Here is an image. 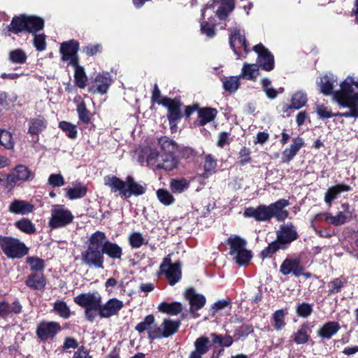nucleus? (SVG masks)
Returning a JSON list of instances; mask_svg holds the SVG:
<instances>
[{"label":"nucleus","instance_id":"obj_22","mask_svg":"<svg viewBox=\"0 0 358 358\" xmlns=\"http://www.w3.org/2000/svg\"><path fill=\"white\" fill-rule=\"evenodd\" d=\"M27 133L31 135H38L47 127L48 122L42 115H37L28 120Z\"/></svg>","mask_w":358,"mask_h":358},{"label":"nucleus","instance_id":"obj_40","mask_svg":"<svg viewBox=\"0 0 358 358\" xmlns=\"http://www.w3.org/2000/svg\"><path fill=\"white\" fill-rule=\"evenodd\" d=\"M180 325V321H173L169 319H164L162 327L164 330V338L169 337L174 334Z\"/></svg>","mask_w":358,"mask_h":358},{"label":"nucleus","instance_id":"obj_49","mask_svg":"<svg viewBox=\"0 0 358 358\" xmlns=\"http://www.w3.org/2000/svg\"><path fill=\"white\" fill-rule=\"evenodd\" d=\"M129 241L131 246L134 248H138L148 243V241L140 232L132 233L129 237Z\"/></svg>","mask_w":358,"mask_h":358},{"label":"nucleus","instance_id":"obj_47","mask_svg":"<svg viewBox=\"0 0 358 358\" xmlns=\"http://www.w3.org/2000/svg\"><path fill=\"white\" fill-rule=\"evenodd\" d=\"M155 322V317L152 315H149L145 317L144 320L136 327V330L138 333H143L145 331H148L149 334L150 329H152Z\"/></svg>","mask_w":358,"mask_h":358},{"label":"nucleus","instance_id":"obj_17","mask_svg":"<svg viewBox=\"0 0 358 358\" xmlns=\"http://www.w3.org/2000/svg\"><path fill=\"white\" fill-rule=\"evenodd\" d=\"M82 261L90 266L103 268V254L102 250L88 248L82 253Z\"/></svg>","mask_w":358,"mask_h":358},{"label":"nucleus","instance_id":"obj_38","mask_svg":"<svg viewBox=\"0 0 358 358\" xmlns=\"http://www.w3.org/2000/svg\"><path fill=\"white\" fill-rule=\"evenodd\" d=\"M198 113L200 124L204 125L215 119L217 115V110L212 108H203L199 109Z\"/></svg>","mask_w":358,"mask_h":358},{"label":"nucleus","instance_id":"obj_62","mask_svg":"<svg viewBox=\"0 0 358 358\" xmlns=\"http://www.w3.org/2000/svg\"><path fill=\"white\" fill-rule=\"evenodd\" d=\"M297 313L300 317H307L313 312V307L308 303H301L297 307Z\"/></svg>","mask_w":358,"mask_h":358},{"label":"nucleus","instance_id":"obj_36","mask_svg":"<svg viewBox=\"0 0 358 358\" xmlns=\"http://www.w3.org/2000/svg\"><path fill=\"white\" fill-rule=\"evenodd\" d=\"M158 310L163 313H166L172 315H176L182 311V308L181 303L178 302H173L171 303L162 302L159 304Z\"/></svg>","mask_w":358,"mask_h":358},{"label":"nucleus","instance_id":"obj_8","mask_svg":"<svg viewBox=\"0 0 358 358\" xmlns=\"http://www.w3.org/2000/svg\"><path fill=\"white\" fill-rule=\"evenodd\" d=\"M0 247L4 254L10 258H21L28 249L19 239L0 236Z\"/></svg>","mask_w":358,"mask_h":358},{"label":"nucleus","instance_id":"obj_4","mask_svg":"<svg viewBox=\"0 0 358 358\" xmlns=\"http://www.w3.org/2000/svg\"><path fill=\"white\" fill-rule=\"evenodd\" d=\"M104 182L105 185L110 187L113 191H119L127 198L131 195H142L145 192V186L135 182L131 176L127 178L126 182L115 176H106L104 178Z\"/></svg>","mask_w":358,"mask_h":358},{"label":"nucleus","instance_id":"obj_39","mask_svg":"<svg viewBox=\"0 0 358 358\" xmlns=\"http://www.w3.org/2000/svg\"><path fill=\"white\" fill-rule=\"evenodd\" d=\"M71 66L75 69L74 78L77 86L82 89L85 88L87 78L84 68L80 66L78 62L76 65Z\"/></svg>","mask_w":358,"mask_h":358},{"label":"nucleus","instance_id":"obj_35","mask_svg":"<svg viewBox=\"0 0 358 358\" xmlns=\"http://www.w3.org/2000/svg\"><path fill=\"white\" fill-rule=\"evenodd\" d=\"M103 254H106L112 259H120L122 254V248L115 243L108 241L103 247Z\"/></svg>","mask_w":358,"mask_h":358},{"label":"nucleus","instance_id":"obj_50","mask_svg":"<svg viewBox=\"0 0 358 358\" xmlns=\"http://www.w3.org/2000/svg\"><path fill=\"white\" fill-rule=\"evenodd\" d=\"M285 313L282 310H278L273 314V326L277 331H280L285 327Z\"/></svg>","mask_w":358,"mask_h":358},{"label":"nucleus","instance_id":"obj_37","mask_svg":"<svg viewBox=\"0 0 358 358\" xmlns=\"http://www.w3.org/2000/svg\"><path fill=\"white\" fill-rule=\"evenodd\" d=\"M306 94L302 92H296L292 97L290 106L284 110V112H287L289 108L300 109L306 105Z\"/></svg>","mask_w":358,"mask_h":358},{"label":"nucleus","instance_id":"obj_52","mask_svg":"<svg viewBox=\"0 0 358 358\" xmlns=\"http://www.w3.org/2000/svg\"><path fill=\"white\" fill-rule=\"evenodd\" d=\"M240 76H231L227 78L223 83V86L225 90L231 92H236L240 85L239 79Z\"/></svg>","mask_w":358,"mask_h":358},{"label":"nucleus","instance_id":"obj_25","mask_svg":"<svg viewBox=\"0 0 358 358\" xmlns=\"http://www.w3.org/2000/svg\"><path fill=\"white\" fill-rule=\"evenodd\" d=\"M34 210V206L23 200L15 199L10 202L8 211L13 214L27 215Z\"/></svg>","mask_w":358,"mask_h":358},{"label":"nucleus","instance_id":"obj_7","mask_svg":"<svg viewBox=\"0 0 358 358\" xmlns=\"http://www.w3.org/2000/svg\"><path fill=\"white\" fill-rule=\"evenodd\" d=\"M74 216L71 211L62 204L52 205L48 226L52 229L64 228L71 224Z\"/></svg>","mask_w":358,"mask_h":358},{"label":"nucleus","instance_id":"obj_60","mask_svg":"<svg viewBox=\"0 0 358 358\" xmlns=\"http://www.w3.org/2000/svg\"><path fill=\"white\" fill-rule=\"evenodd\" d=\"M210 336L213 340V343H219L224 347H229L233 343V339L230 336L222 338L220 336H218L215 334H211Z\"/></svg>","mask_w":358,"mask_h":358},{"label":"nucleus","instance_id":"obj_56","mask_svg":"<svg viewBox=\"0 0 358 358\" xmlns=\"http://www.w3.org/2000/svg\"><path fill=\"white\" fill-rule=\"evenodd\" d=\"M59 128L67 134L70 138H75L77 136V129L75 125L68 122H61Z\"/></svg>","mask_w":358,"mask_h":358},{"label":"nucleus","instance_id":"obj_48","mask_svg":"<svg viewBox=\"0 0 358 358\" xmlns=\"http://www.w3.org/2000/svg\"><path fill=\"white\" fill-rule=\"evenodd\" d=\"M308 328L306 326L301 327L294 334L293 339L296 344H304L308 341Z\"/></svg>","mask_w":358,"mask_h":358},{"label":"nucleus","instance_id":"obj_55","mask_svg":"<svg viewBox=\"0 0 358 358\" xmlns=\"http://www.w3.org/2000/svg\"><path fill=\"white\" fill-rule=\"evenodd\" d=\"M55 310L62 317L68 318L70 316V310L63 301H58L54 304Z\"/></svg>","mask_w":358,"mask_h":358},{"label":"nucleus","instance_id":"obj_63","mask_svg":"<svg viewBox=\"0 0 358 358\" xmlns=\"http://www.w3.org/2000/svg\"><path fill=\"white\" fill-rule=\"evenodd\" d=\"M48 182L52 187H62L64 185V179L61 174H51Z\"/></svg>","mask_w":358,"mask_h":358},{"label":"nucleus","instance_id":"obj_26","mask_svg":"<svg viewBox=\"0 0 358 358\" xmlns=\"http://www.w3.org/2000/svg\"><path fill=\"white\" fill-rule=\"evenodd\" d=\"M110 84L111 80L109 76L99 74L96 76L90 91L103 94L107 92Z\"/></svg>","mask_w":358,"mask_h":358},{"label":"nucleus","instance_id":"obj_28","mask_svg":"<svg viewBox=\"0 0 358 358\" xmlns=\"http://www.w3.org/2000/svg\"><path fill=\"white\" fill-rule=\"evenodd\" d=\"M337 82V78L333 74L326 75L320 78L318 85L320 91L325 95L333 94L334 85Z\"/></svg>","mask_w":358,"mask_h":358},{"label":"nucleus","instance_id":"obj_1","mask_svg":"<svg viewBox=\"0 0 358 358\" xmlns=\"http://www.w3.org/2000/svg\"><path fill=\"white\" fill-rule=\"evenodd\" d=\"M334 98L338 103L348 110L343 113H338L335 116L345 117H358V81L348 76L340 85Z\"/></svg>","mask_w":358,"mask_h":358},{"label":"nucleus","instance_id":"obj_24","mask_svg":"<svg viewBox=\"0 0 358 358\" xmlns=\"http://www.w3.org/2000/svg\"><path fill=\"white\" fill-rule=\"evenodd\" d=\"M351 189V187L344 183H340L334 186L330 187L324 195V202L328 206H331L332 202L337 199L338 196L342 192H346Z\"/></svg>","mask_w":358,"mask_h":358},{"label":"nucleus","instance_id":"obj_13","mask_svg":"<svg viewBox=\"0 0 358 358\" xmlns=\"http://www.w3.org/2000/svg\"><path fill=\"white\" fill-rule=\"evenodd\" d=\"M78 43L74 40L63 43L61 45L62 59L69 65H76L78 62Z\"/></svg>","mask_w":358,"mask_h":358},{"label":"nucleus","instance_id":"obj_43","mask_svg":"<svg viewBox=\"0 0 358 358\" xmlns=\"http://www.w3.org/2000/svg\"><path fill=\"white\" fill-rule=\"evenodd\" d=\"M189 182L186 179H172L170 188L173 193L180 194L188 189Z\"/></svg>","mask_w":358,"mask_h":358},{"label":"nucleus","instance_id":"obj_44","mask_svg":"<svg viewBox=\"0 0 358 358\" xmlns=\"http://www.w3.org/2000/svg\"><path fill=\"white\" fill-rule=\"evenodd\" d=\"M345 284V280L342 277L333 279L328 283V295H331L341 292Z\"/></svg>","mask_w":358,"mask_h":358},{"label":"nucleus","instance_id":"obj_6","mask_svg":"<svg viewBox=\"0 0 358 358\" xmlns=\"http://www.w3.org/2000/svg\"><path fill=\"white\" fill-rule=\"evenodd\" d=\"M227 243L230 246V255L240 266L248 264L252 259L251 252L246 249L247 241L237 235L231 236Z\"/></svg>","mask_w":358,"mask_h":358},{"label":"nucleus","instance_id":"obj_32","mask_svg":"<svg viewBox=\"0 0 358 358\" xmlns=\"http://www.w3.org/2000/svg\"><path fill=\"white\" fill-rule=\"evenodd\" d=\"M234 0H221L216 14L220 20L226 19L234 9Z\"/></svg>","mask_w":358,"mask_h":358},{"label":"nucleus","instance_id":"obj_12","mask_svg":"<svg viewBox=\"0 0 358 358\" xmlns=\"http://www.w3.org/2000/svg\"><path fill=\"white\" fill-rule=\"evenodd\" d=\"M124 303L116 298L108 300L104 304L100 303L98 315L102 318H108L117 315L123 308Z\"/></svg>","mask_w":358,"mask_h":358},{"label":"nucleus","instance_id":"obj_20","mask_svg":"<svg viewBox=\"0 0 358 358\" xmlns=\"http://www.w3.org/2000/svg\"><path fill=\"white\" fill-rule=\"evenodd\" d=\"M289 205L288 200L282 199L275 203H271L270 209L271 217H275L278 221L285 220L289 215V212L285 209Z\"/></svg>","mask_w":358,"mask_h":358},{"label":"nucleus","instance_id":"obj_15","mask_svg":"<svg viewBox=\"0 0 358 358\" xmlns=\"http://www.w3.org/2000/svg\"><path fill=\"white\" fill-rule=\"evenodd\" d=\"M243 214L245 217H252L259 222L269 221L272 218L269 205H259L257 208H247Z\"/></svg>","mask_w":358,"mask_h":358},{"label":"nucleus","instance_id":"obj_31","mask_svg":"<svg viewBox=\"0 0 358 358\" xmlns=\"http://www.w3.org/2000/svg\"><path fill=\"white\" fill-rule=\"evenodd\" d=\"M259 75V66L257 64L245 63L243 66L241 78L255 80Z\"/></svg>","mask_w":358,"mask_h":358},{"label":"nucleus","instance_id":"obj_30","mask_svg":"<svg viewBox=\"0 0 358 358\" xmlns=\"http://www.w3.org/2000/svg\"><path fill=\"white\" fill-rule=\"evenodd\" d=\"M340 329V324L337 322H329L318 330V336L322 338L329 339Z\"/></svg>","mask_w":358,"mask_h":358},{"label":"nucleus","instance_id":"obj_45","mask_svg":"<svg viewBox=\"0 0 358 358\" xmlns=\"http://www.w3.org/2000/svg\"><path fill=\"white\" fill-rule=\"evenodd\" d=\"M86 193L87 187L82 185H78L74 187L66 189V196L70 199H76L83 197Z\"/></svg>","mask_w":358,"mask_h":358},{"label":"nucleus","instance_id":"obj_51","mask_svg":"<svg viewBox=\"0 0 358 358\" xmlns=\"http://www.w3.org/2000/svg\"><path fill=\"white\" fill-rule=\"evenodd\" d=\"M0 145L6 149H12L14 146L11 134L6 130H0Z\"/></svg>","mask_w":358,"mask_h":358},{"label":"nucleus","instance_id":"obj_27","mask_svg":"<svg viewBox=\"0 0 358 358\" xmlns=\"http://www.w3.org/2000/svg\"><path fill=\"white\" fill-rule=\"evenodd\" d=\"M240 29L236 28L231 29V35H230V46L234 50V51L236 53L235 50L236 46L240 45L241 47H243L245 51H248L247 48V41L245 38L244 33Z\"/></svg>","mask_w":358,"mask_h":358},{"label":"nucleus","instance_id":"obj_29","mask_svg":"<svg viewBox=\"0 0 358 358\" xmlns=\"http://www.w3.org/2000/svg\"><path fill=\"white\" fill-rule=\"evenodd\" d=\"M106 242L108 241L106 234L102 231H97L91 235L87 248L96 250H103Z\"/></svg>","mask_w":358,"mask_h":358},{"label":"nucleus","instance_id":"obj_2","mask_svg":"<svg viewBox=\"0 0 358 358\" xmlns=\"http://www.w3.org/2000/svg\"><path fill=\"white\" fill-rule=\"evenodd\" d=\"M158 144L163 154L152 150L148 156L147 162L153 169L173 170L178 165V160L173 154L178 150L177 143L166 136L158 139Z\"/></svg>","mask_w":358,"mask_h":358},{"label":"nucleus","instance_id":"obj_21","mask_svg":"<svg viewBox=\"0 0 358 358\" xmlns=\"http://www.w3.org/2000/svg\"><path fill=\"white\" fill-rule=\"evenodd\" d=\"M9 182H16L17 181H25L34 178V173L24 165L17 166L10 173L6 176Z\"/></svg>","mask_w":358,"mask_h":358},{"label":"nucleus","instance_id":"obj_5","mask_svg":"<svg viewBox=\"0 0 358 358\" xmlns=\"http://www.w3.org/2000/svg\"><path fill=\"white\" fill-rule=\"evenodd\" d=\"M102 297L97 292L82 293L73 298V301L80 307L84 308L85 316L90 322H93L96 317Z\"/></svg>","mask_w":358,"mask_h":358},{"label":"nucleus","instance_id":"obj_9","mask_svg":"<svg viewBox=\"0 0 358 358\" xmlns=\"http://www.w3.org/2000/svg\"><path fill=\"white\" fill-rule=\"evenodd\" d=\"M342 211L338 212L335 216L327 214L325 220L335 226L342 225L350 221L356 217L355 210L349 203H344L341 205Z\"/></svg>","mask_w":358,"mask_h":358},{"label":"nucleus","instance_id":"obj_59","mask_svg":"<svg viewBox=\"0 0 358 358\" xmlns=\"http://www.w3.org/2000/svg\"><path fill=\"white\" fill-rule=\"evenodd\" d=\"M27 262L32 271H41L44 268L43 261L38 257H29Z\"/></svg>","mask_w":358,"mask_h":358},{"label":"nucleus","instance_id":"obj_61","mask_svg":"<svg viewBox=\"0 0 358 358\" xmlns=\"http://www.w3.org/2000/svg\"><path fill=\"white\" fill-rule=\"evenodd\" d=\"M77 112L78 114L79 119L85 123L90 122V116L88 111L86 108L85 104L83 102L80 103L77 107Z\"/></svg>","mask_w":358,"mask_h":358},{"label":"nucleus","instance_id":"obj_42","mask_svg":"<svg viewBox=\"0 0 358 358\" xmlns=\"http://www.w3.org/2000/svg\"><path fill=\"white\" fill-rule=\"evenodd\" d=\"M26 284L29 287L35 289H41L45 285L44 277L41 274H33L28 277Z\"/></svg>","mask_w":358,"mask_h":358},{"label":"nucleus","instance_id":"obj_58","mask_svg":"<svg viewBox=\"0 0 358 358\" xmlns=\"http://www.w3.org/2000/svg\"><path fill=\"white\" fill-rule=\"evenodd\" d=\"M261 83L263 86L264 92L269 99H273L277 96L278 93L274 88L271 87V81L269 79L264 78L262 80Z\"/></svg>","mask_w":358,"mask_h":358},{"label":"nucleus","instance_id":"obj_11","mask_svg":"<svg viewBox=\"0 0 358 358\" xmlns=\"http://www.w3.org/2000/svg\"><path fill=\"white\" fill-rule=\"evenodd\" d=\"M61 326L56 322H41L36 328L37 336L42 341L52 339L60 331Z\"/></svg>","mask_w":358,"mask_h":358},{"label":"nucleus","instance_id":"obj_34","mask_svg":"<svg viewBox=\"0 0 358 358\" xmlns=\"http://www.w3.org/2000/svg\"><path fill=\"white\" fill-rule=\"evenodd\" d=\"M26 15H22L13 18L9 26V31L17 34L23 31H27Z\"/></svg>","mask_w":358,"mask_h":358},{"label":"nucleus","instance_id":"obj_3","mask_svg":"<svg viewBox=\"0 0 358 358\" xmlns=\"http://www.w3.org/2000/svg\"><path fill=\"white\" fill-rule=\"evenodd\" d=\"M276 236L277 239L262 251L261 255L263 258L269 257L280 249H284L298 237L296 228L291 222L282 224L276 231Z\"/></svg>","mask_w":358,"mask_h":358},{"label":"nucleus","instance_id":"obj_33","mask_svg":"<svg viewBox=\"0 0 358 358\" xmlns=\"http://www.w3.org/2000/svg\"><path fill=\"white\" fill-rule=\"evenodd\" d=\"M27 21V31L29 33H34L43 29L44 21L42 18L32 16L26 15Z\"/></svg>","mask_w":358,"mask_h":358},{"label":"nucleus","instance_id":"obj_18","mask_svg":"<svg viewBox=\"0 0 358 358\" xmlns=\"http://www.w3.org/2000/svg\"><path fill=\"white\" fill-rule=\"evenodd\" d=\"M185 298L189 301L190 305V311H194L201 309L206 303V297L192 287L188 288L184 293Z\"/></svg>","mask_w":358,"mask_h":358},{"label":"nucleus","instance_id":"obj_57","mask_svg":"<svg viewBox=\"0 0 358 358\" xmlns=\"http://www.w3.org/2000/svg\"><path fill=\"white\" fill-rule=\"evenodd\" d=\"M159 104L163 105L165 107H167L168 110H180V107L181 106L180 102L179 100L175 99H171L169 98H163L161 99V101L159 102Z\"/></svg>","mask_w":358,"mask_h":358},{"label":"nucleus","instance_id":"obj_64","mask_svg":"<svg viewBox=\"0 0 358 358\" xmlns=\"http://www.w3.org/2000/svg\"><path fill=\"white\" fill-rule=\"evenodd\" d=\"M34 44L36 48L42 51L45 49V38L43 34H34Z\"/></svg>","mask_w":358,"mask_h":358},{"label":"nucleus","instance_id":"obj_14","mask_svg":"<svg viewBox=\"0 0 358 358\" xmlns=\"http://www.w3.org/2000/svg\"><path fill=\"white\" fill-rule=\"evenodd\" d=\"M254 50L258 55V66L266 71H271L274 68V58L271 53L262 44L254 47Z\"/></svg>","mask_w":358,"mask_h":358},{"label":"nucleus","instance_id":"obj_41","mask_svg":"<svg viewBox=\"0 0 358 358\" xmlns=\"http://www.w3.org/2000/svg\"><path fill=\"white\" fill-rule=\"evenodd\" d=\"M203 167L205 171L203 176L205 178H208L215 172V169L217 168V159L212 155H207L205 157Z\"/></svg>","mask_w":358,"mask_h":358},{"label":"nucleus","instance_id":"obj_23","mask_svg":"<svg viewBox=\"0 0 358 358\" xmlns=\"http://www.w3.org/2000/svg\"><path fill=\"white\" fill-rule=\"evenodd\" d=\"M303 145L304 141L301 137H296L294 138L289 148H286L282 153V162H290Z\"/></svg>","mask_w":358,"mask_h":358},{"label":"nucleus","instance_id":"obj_53","mask_svg":"<svg viewBox=\"0 0 358 358\" xmlns=\"http://www.w3.org/2000/svg\"><path fill=\"white\" fill-rule=\"evenodd\" d=\"M9 59L13 63L23 64L27 59V55L20 49H16L10 52Z\"/></svg>","mask_w":358,"mask_h":358},{"label":"nucleus","instance_id":"obj_54","mask_svg":"<svg viewBox=\"0 0 358 358\" xmlns=\"http://www.w3.org/2000/svg\"><path fill=\"white\" fill-rule=\"evenodd\" d=\"M157 196L161 203L164 205H170L173 203L174 198L171 193L164 189H159L157 191Z\"/></svg>","mask_w":358,"mask_h":358},{"label":"nucleus","instance_id":"obj_19","mask_svg":"<svg viewBox=\"0 0 358 358\" xmlns=\"http://www.w3.org/2000/svg\"><path fill=\"white\" fill-rule=\"evenodd\" d=\"M303 268L298 259H285L280 267V272L287 275L292 274L296 277H299L303 274Z\"/></svg>","mask_w":358,"mask_h":358},{"label":"nucleus","instance_id":"obj_10","mask_svg":"<svg viewBox=\"0 0 358 358\" xmlns=\"http://www.w3.org/2000/svg\"><path fill=\"white\" fill-rule=\"evenodd\" d=\"M160 271L165 274L171 285H175L181 278L180 266L178 264H171L169 257L164 259Z\"/></svg>","mask_w":358,"mask_h":358},{"label":"nucleus","instance_id":"obj_16","mask_svg":"<svg viewBox=\"0 0 358 358\" xmlns=\"http://www.w3.org/2000/svg\"><path fill=\"white\" fill-rule=\"evenodd\" d=\"M213 344V340H210L207 336H202L197 338L194 343V350L191 352L189 358H203Z\"/></svg>","mask_w":358,"mask_h":358},{"label":"nucleus","instance_id":"obj_46","mask_svg":"<svg viewBox=\"0 0 358 358\" xmlns=\"http://www.w3.org/2000/svg\"><path fill=\"white\" fill-rule=\"evenodd\" d=\"M15 227L26 234H34L36 231L34 224L28 219L22 218L15 223Z\"/></svg>","mask_w":358,"mask_h":358}]
</instances>
